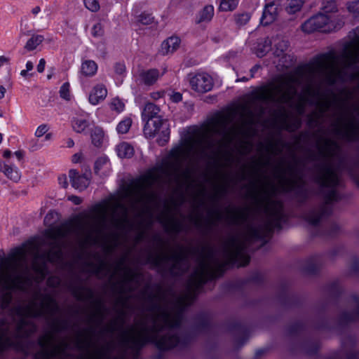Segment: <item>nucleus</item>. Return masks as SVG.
Wrapping results in <instances>:
<instances>
[{
  "mask_svg": "<svg viewBox=\"0 0 359 359\" xmlns=\"http://www.w3.org/2000/svg\"><path fill=\"white\" fill-rule=\"evenodd\" d=\"M70 86L68 82H66L62 85L60 89V97L66 100H70Z\"/></svg>",
  "mask_w": 359,
  "mask_h": 359,
  "instance_id": "obj_47",
  "label": "nucleus"
},
{
  "mask_svg": "<svg viewBox=\"0 0 359 359\" xmlns=\"http://www.w3.org/2000/svg\"><path fill=\"white\" fill-rule=\"evenodd\" d=\"M116 330V321L114 320V322L111 323L109 325H108L105 327L104 332L113 333Z\"/></svg>",
  "mask_w": 359,
  "mask_h": 359,
  "instance_id": "obj_60",
  "label": "nucleus"
},
{
  "mask_svg": "<svg viewBox=\"0 0 359 359\" xmlns=\"http://www.w3.org/2000/svg\"><path fill=\"white\" fill-rule=\"evenodd\" d=\"M71 125L73 130L77 133H86L90 130L93 123L90 121V115L84 111H78L72 118Z\"/></svg>",
  "mask_w": 359,
  "mask_h": 359,
  "instance_id": "obj_18",
  "label": "nucleus"
},
{
  "mask_svg": "<svg viewBox=\"0 0 359 359\" xmlns=\"http://www.w3.org/2000/svg\"><path fill=\"white\" fill-rule=\"evenodd\" d=\"M46 233L48 237L53 240L52 246L49 250L41 255L37 253L32 264L33 270L41 275L46 271L47 262L55 263L61 259L62 255L60 240L67 236L66 231L60 227L49 229Z\"/></svg>",
  "mask_w": 359,
  "mask_h": 359,
  "instance_id": "obj_9",
  "label": "nucleus"
},
{
  "mask_svg": "<svg viewBox=\"0 0 359 359\" xmlns=\"http://www.w3.org/2000/svg\"><path fill=\"white\" fill-rule=\"evenodd\" d=\"M180 39L177 36H171L164 41L161 44V52L163 55L172 53L180 46Z\"/></svg>",
  "mask_w": 359,
  "mask_h": 359,
  "instance_id": "obj_26",
  "label": "nucleus"
},
{
  "mask_svg": "<svg viewBox=\"0 0 359 359\" xmlns=\"http://www.w3.org/2000/svg\"><path fill=\"white\" fill-rule=\"evenodd\" d=\"M26 257L25 249L18 248L13 250L2 262L4 271L0 273V289H22L27 280L26 275L18 273V270L25 262Z\"/></svg>",
  "mask_w": 359,
  "mask_h": 359,
  "instance_id": "obj_6",
  "label": "nucleus"
},
{
  "mask_svg": "<svg viewBox=\"0 0 359 359\" xmlns=\"http://www.w3.org/2000/svg\"><path fill=\"white\" fill-rule=\"evenodd\" d=\"M163 96V92L156 91L150 93V97L153 100H158Z\"/></svg>",
  "mask_w": 359,
  "mask_h": 359,
  "instance_id": "obj_63",
  "label": "nucleus"
},
{
  "mask_svg": "<svg viewBox=\"0 0 359 359\" xmlns=\"http://www.w3.org/2000/svg\"><path fill=\"white\" fill-rule=\"evenodd\" d=\"M163 225L167 231L180 233L183 229L182 222L175 217H169L166 219Z\"/></svg>",
  "mask_w": 359,
  "mask_h": 359,
  "instance_id": "obj_31",
  "label": "nucleus"
},
{
  "mask_svg": "<svg viewBox=\"0 0 359 359\" xmlns=\"http://www.w3.org/2000/svg\"><path fill=\"white\" fill-rule=\"evenodd\" d=\"M250 18L251 16L248 13H242L234 15L236 24L238 26L246 25L249 22Z\"/></svg>",
  "mask_w": 359,
  "mask_h": 359,
  "instance_id": "obj_42",
  "label": "nucleus"
},
{
  "mask_svg": "<svg viewBox=\"0 0 359 359\" xmlns=\"http://www.w3.org/2000/svg\"><path fill=\"white\" fill-rule=\"evenodd\" d=\"M125 259H120L116 264V269L118 271L124 269V280L126 282L130 283L135 281L139 274L130 269L123 267Z\"/></svg>",
  "mask_w": 359,
  "mask_h": 359,
  "instance_id": "obj_33",
  "label": "nucleus"
},
{
  "mask_svg": "<svg viewBox=\"0 0 359 359\" xmlns=\"http://www.w3.org/2000/svg\"><path fill=\"white\" fill-rule=\"evenodd\" d=\"M276 147L277 143L270 141L266 147V150L269 152H273L275 149H276Z\"/></svg>",
  "mask_w": 359,
  "mask_h": 359,
  "instance_id": "obj_59",
  "label": "nucleus"
},
{
  "mask_svg": "<svg viewBox=\"0 0 359 359\" xmlns=\"http://www.w3.org/2000/svg\"><path fill=\"white\" fill-rule=\"evenodd\" d=\"M322 13L325 15H332L337 18L335 13L337 12V6L334 0L325 1L322 4Z\"/></svg>",
  "mask_w": 359,
  "mask_h": 359,
  "instance_id": "obj_38",
  "label": "nucleus"
},
{
  "mask_svg": "<svg viewBox=\"0 0 359 359\" xmlns=\"http://www.w3.org/2000/svg\"><path fill=\"white\" fill-rule=\"evenodd\" d=\"M273 43L274 46V55L276 57H280L282 59L287 57L286 53V51L289 47V43L287 41L276 37L273 39ZM288 57H290V55H288Z\"/></svg>",
  "mask_w": 359,
  "mask_h": 359,
  "instance_id": "obj_24",
  "label": "nucleus"
},
{
  "mask_svg": "<svg viewBox=\"0 0 359 359\" xmlns=\"http://www.w3.org/2000/svg\"><path fill=\"white\" fill-rule=\"evenodd\" d=\"M276 172L280 179V183L284 191L291 192L299 189L303 190L304 182L297 172V163L289 164L286 168L278 166Z\"/></svg>",
  "mask_w": 359,
  "mask_h": 359,
  "instance_id": "obj_11",
  "label": "nucleus"
},
{
  "mask_svg": "<svg viewBox=\"0 0 359 359\" xmlns=\"http://www.w3.org/2000/svg\"><path fill=\"white\" fill-rule=\"evenodd\" d=\"M86 336L84 338L81 337V335L77 338L76 339V346L78 348L83 350V349H88L91 346V340L89 337L90 334H92L93 332V330L90 327L85 330Z\"/></svg>",
  "mask_w": 359,
  "mask_h": 359,
  "instance_id": "obj_37",
  "label": "nucleus"
},
{
  "mask_svg": "<svg viewBox=\"0 0 359 359\" xmlns=\"http://www.w3.org/2000/svg\"><path fill=\"white\" fill-rule=\"evenodd\" d=\"M68 199L71 201L72 203H74L75 205H79L82 201L81 198L76 196H69Z\"/></svg>",
  "mask_w": 359,
  "mask_h": 359,
  "instance_id": "obj_64",
  "label": "nucleus"
},
{
  "mask_svg": "<svg viewBox=\"0 0 359 359\" xmlns=\"http://www.w3.org/2000/svg\"><path fill=\"white\" fill-rule=\"evenodd\" d=\"M95 306H96V308H97V313H94L93 315H92V316L90 318V321H93L95 318V317L96 316V315L97 314H100V309H101V306H102V302L100 300H96L95 301Z\"/></svg>",
  "mask_w": 359,
  "mask_h": 359,
  "instance_id": "obj_57",
  "label": "nucleus"
},
{
  "mask_svg": "<svg viewBox=\"0 0 359 359\" xmlns=\"http://www.w3.org/2000/svg\"><path fill=\"white\" fill-rule=\"evenodd\" d=\"M58 182L60 186L63 188H66L68 186L67 179L66 175H62L58 177Z\"/></svg>",
  "mask_w": 359,
  "mask_h": 359,
  "instance_id": "obj_58",
  "label": "nucleus"
},
{
  "mask_svg": "<svg viewBox=\"0 0 359 359\" xmlns=\"http://www.w3.org/2000/svg\"><path fill=\"white\" fill-rule=\"evenodd\" d=\"M226 188L225 186H222L220 187H219L216 191H215V194L213 196L214 199L217 198L219 197V196H221V195H223L224 194H226Z\"/></svg>",
  "mask_w": 359,
  "mask_h": 359,
  "instance_id": "obj_56",
  "label": "nucleus"
},
{
  "mask_svg": "<svg viewBox=\"0 0 359 359\" xmlns=\"http://www.w3.org/2000/svg\"><path fill=\"white\" fill-rule=\"evenodd\" d=\"M69 177L72 186L79 191L84 190L90 184V180L86 175H79L75 170H70Z\"/></svg>",
  "mask_w": 359,
  "mask_h": 359,
  "instance_id": "obj_22",
  "label": "nucleus"
},
{
  "mask_svg": "<svg viewBox=\"0 0 359 359\" xmlns=\"http://www.w3.org/2000/svg\"><path fill=\"white\" fill-rule=\"evenodd\" d=\"M160 76L157 69H142L138 72L136 80L146 86H152L157 81Z\"/></svg>",
  "mask_w": 359,
  "mask_h": 359,
  "instance_id": "obj_21",
  "label": "nucleus"
},
{
  "mask_svg": "<svg viewBox=\"0 0 359 359\" xmlns=\"http://www.w3.org/2000/svg\"><path fill=\"white\" fill-rule=\"evenodd\" d=\"M47 131H48L47 126L46 125H41L37 128V129L35 132V135L36 137H41L43 135H45Z\"/></svg>",
  "mask_w": 359,
  "mask_h": 359,
  "instance_id": "obj_53",
  "label": "nucleus"
},
{
  "mask_svg": "<svg viewBox=\"0 0 359 359\" xmlns=\"http://www.w3.org/2000/svg\"><path fill=\"white\" fill-rule=\"evenodd\" d=\"M57 309L55 301L49 295H45L41 302V308H37L35 302H32L24 308V314L27 317L37 318L43 316L44 310Z\"/></svg>",
  "mask_w": 359,
  "mask_h": 359,
  "instance_id": "obj_17",
  "label": "nucleus"
},
{
  "mask_svg": "<svg viewBox=\"0 0 359 359\" xmlns=\"http://www.w3.org/2000/svg\"><path fill=\"white\" fill-rule=\"evenodd\" d=\"M97 71V63L91 60H87L82 62L81 72L86 76H93Z\"/></svg>",
  "mask_w": 359,
  "mask_h": 359,
  "instance_id": "obj_32",
  "label": "nucleus"
},
{
  "mask_svg": "<svg viewBox=\"0 0 359 359\" xmlns=\"http://www.w3.org/2000/svg\"><path fill=\"white\" fill-rule=\"evenodd\" d=\"M2 172L8 179H10L11 180H12L15 182H18L21 177V175H20V172L19 169L16 166H14V165H9L6 164V165Z\"/></svg>",
  "mask_w": 359,
  "mask_h": 359,
  "instance_id": "obj_35",
  "label": "nucleus"
},
{
  "mask_svg": "<svg viewBox=\"0 0 359 359\" xmlns=\"http://www.w3.org/2000/svg\"><path fill=\"white\" fill-rule=\"evenodd\" d=\"M240 0H220L219 10L223 12L233 11L236 9Z\"/></svg>",
  "mask_w": 359,
  "mask_h": 359,
  "instance_id": "obj_39",
  "label": "nucleus"
},
{
  "mask_svg": "<svg viewBox=\"0 0 359 359\" xmlns=\"http://www.w3.org/2000/svg\"><path fill=\"white\" fill-rule=\"evenodd\" d=\"M110 170V163L107 156H101L95 163V172L100 175H106Z\"/></svg>",
  "mask_w": 359,
  "mask_h": 359,
  "instance_id": "obj_28",
  "label": "nucleus"
},
{
  "mask_svg": "<svg viewBox=\"0 0 359 359\" xmlns=\"http://www.w3.org/2000/svg\"><path fill=\"white\" fill-rule=\"evenodd\" d=\"M44 36L40 34H32L26 42L24 49L28 52L33 51L43 41Z\"/></svg>",
  "mask_w": 359,
  "mask_h": 359,
  "instance_id": "obj_34",
  "label": "nucleus"
},
{
  "mask_svg": "<svg viewBox=\"0 0 359 359\" xmlns=\"http://www.w3.org/2000/svg\"><path fill=\"white\" fill-rule=\"evenodd\" d=\"M92 144L96 147H101L104 140V133L102 128L93 125L90 130Z\"/></svg>",
  "mask_w": 359,
  "mask_h": 359,
  "instance_id": "obj_27",
  "label": "nucleus"
},
{
  "mask_svg": "<svg viewBox=\"0 0 359 359\" xmlns=\"http://www.w3.org/2000/svg\"><path fill=\"white\" fill-rule=\"evenodd\" d=\"M318 149L321 156L325 158H332L339 150L337 142L330 138H320L317 143Z\"/></svg>",
  "mask_w": 359,
  "mask_h": 359,
  "instance_id": "obj_19",
  "label": "nucleus"
},
{
  "mask_svg": "<svg viewBox=\"0 0 359 359\" xmlns=\"http://www.w3.org/2000/svg\"><path fill=\"white\" fill-rule=\"evenodd\" d=\"M73 294L78 300H87L90 299L93 297V293L91 290L84 287H79L73 290Z\"/></svg>",
  "mask_w": 359,
  "mask_h": 359,
  "instance_id": "obj_36",
  "label": "nucleus"
},
{
  "mask_svg": "<svg viewBox=\"0 0 359 359\" xmlns=\"http://www.w3.org/2000/svg\"><path fill=\"white\" fill-rule=\"evenodd\" d=\"M342 117L338 118L334 132L342 139L348 142H355L359 140V123L353 118L349 119L346 123L341 124Z\"/></svg>",
  "mask_w": 359,
  "mask_h": 359,
  "instance_id": "obj_15",
  "label": "nucleus"
},
{
  "mask_svg": "<svg viewBox=\"0 0 359 359\" xmlns=\"http://www.w3.org/2000/svg\"><path fill=\"white\" fill-rule=\"evenodd\" d=\"M182 95L180 93L175 92L170 95V100L173 102H175V103L179 102L182 100Z\"/></svg>",
  "mask_w": 359,
  "mask_h": 359,
  "instance_id": "obj_54",
  "label": "nucleus"
},
{
  "mask_svg": "<svg viewBox=\"0 0 359 359\" xmlns=\"http://www.w3.org/2000/svg\"><path fill=\"white\" fill-rule=\"evenodd\" d=\"M302 74L297 76L289 74L280 79L279 83L271 84L263 88L257 94L256 98L264 102H271L276 104H292L297 95L295 84L300 83Z\"/></svg>",
  "mask_w": 359,
  "mask_h": 359,
  "instance_id": "obj_5",
  "label": "nucleus"
},
{
  "mask_svg": "<svg viewBox=\"0 0 359 359\" xmlns=\"http://www.w3.org/2000/svg\"><path fill=\"white\" fill-rule=\"evenodd\" d=\"M104 34L103 25L100 22L95 24L91 29V34L95 38H100Z\"/></svg>",
  "mask_w": 359,
  "mask_h": 359,
  "instance_id": "obj_46",
  "label": "nucleus"
},
{
  "mask_svg": "<svg viewBox=\"0 0 359 359\" xmlns=\"http://www.w3.org/2000/svg\"><path fill=\"white\" fill-rule=\"evenodd\" d=\"M85 6L92 12H96L100 9V4L97 0H83Z\"/></svg>",
  "mask_w": 359,
  "mask_h": 359,
  "instance_id": "obj_48",
  "label": "nucleus"
},
{
  "mask_svg": "<svg viewBox=\"0 0 359 359\" xmlns=\"http://www.w3.org/2000/svg\"><path fill=\"white\" fill-rule=\"evenodd\" d=\"M53 334L47 333L41 336L38 339V344L42 348V351L36 354L37 359H50L60 357L65 353L68 344L66 341L54 345L52 348H49L53 340Z\"/></svg>",
  "mask_w": 359,
  "mask_h": 359,
  "instance_id": "obj_13",
  "label": "nucleus"
},
{
  "mask_svg": "<svg viewBox=\"0 0 359 359\" xmlns=\"http://www.w3.org/2000/svg\"><path fill=\"white\" fill-rule=\"evenodd\" d=\"M276 193L274 185L252 192V197L264 208L266 215V220L260 225L255 226L249 222L248 208L229 211L228 222L244 229L243 238L231 235L222 242V260L217 257L213 249L203 248L185 292L180 295L172 294L169 299L166 293L151 295V325L149 326L145 320H140L132 325V332H179L186 307L192 304L203 285L208 280L221 276L230 265L244 266L248 264L250 258L246 251L248 244L255 241H261L264 244L275 229H281L285 216L283 205L280 201L272 198Z\"/></svg>",
  "mask_w": 359,
  "mask_h": 359,
  "instance_id": "obj_1",
  "label": "nucleus"
},
{
  "mask_svg": "<svg viewBox=\"0 0 359 359\" xmlns=\"http://www.w3.org/2000/svg\"><path fill=\"white\" fill-rule=\"evenodd\" d=\"M153 20L154 18L151 14L144 13L139 16V21L143 25H150Z\"/></svg>",
  "mask_w": 359,
  "mask_h": 359,
  "instance_id": "obj_49",
  "label": "nucleus"
},
{
  "mask_svg": "<svg viewBox=\"0 0 359 359\" xmlns=\"http://www.w3.org/2000/svg\"><path fill=\"white\" fill-rule=\"evenodd\" d=\"M110 109L115 111L116 113H121L124 110L125 104L119 98H114L111 100L110 104Z\"/></svg>",
  "mask_w": 359,
  "mask_h": 359,
  "instance_id": "obj_43",
  "label": "nucleus"
},
{
  "mask_svg": "<svg viewBox=\"0 0 359 359\" xmlns=\"http://www.w3.org/2000/svg\"><path fill=\"white\" fill-rule=\"evenodd\" d=\"M304 4V0H287L286 11L289 13H295L299 11Z\"/></svg>",
  "mask_w": 359,
  "mask_h": 359,
  "instance_id": "obj_41",
  "label": "nucleus"
},
{
  "mask_svg": "<svg viewBox=\"0 0 359 359\" xmlns=\"http://www.w3.org/2000/svg\"><path fill=\"white\" fill-rule=\"evenodd\" d=\"M358 35L355 40L347 44L339 55L326 53L317 57L308 67L311 75L320 74L325 78V82L333 85L337 81L353 80L355 72H348L356 62H359V27Z\"/></svg>",
  "mask_w": 359,
  "mask_h": 359,
  "instance_id": "obj_3",
  "label": "nucleus"
},
{
  "mask_svg": "<svg viewBox=\"0 0 359 359\" xmlns=\"http://www.w3.org/2000/svg\"><path fill=\"white\" fill-rule=\"evenodd\" d=\"M117 155L121 158H131L134 154V149L128 142H121L116 147Z\"/></svg>",
  "mask_w": 359,
  "mask_h": 359,
  "instance_id": "obj_30",
  "label": "nucleus"
},
{
  "mask_svg": "<svg viewBox=\"0 0 359 359\" xmlns=\"http://www.w3.org/2000/svg\"><path fill=\"white\" fill-rule=\"evenodd\" d=\"M188 79L191 89L197 93H205L213 88V79L208 73H191L188 75Z\"/></svg>",
  "mask_w": 359,
  "mask_h": 359,
  "instance_id": "obj_16",
  "label": "nucleus"
},
{
  "mask_svg": "<svg viewBox=\"0 0 359 359\" xmlns=\"http://www.w3.org/2000/svg\"><path fill=\"white\" fill-rule=\"evenodd\" d=\"M333 102L329 99H325L323 100H318L316 102V106L318 107L320 111L323 114L327 111L332 107Z\"/></svg>",
  "mask_w": 359,
  "mask_h": 359,
  "instance_id": "obj_45",
  "label": "nucleus"
},
{
  "mask_svg": "<svg viewBox=\"0 0 359 359\" xmlns=\"http://www.w3.org/2000/svg\"><path fill=\"white\" fill-rule=\"evenodd\" d=\"M304 97L301 96L299 101L297 104H294V102L292 101V104H287L291 107H294L299 114H302L304 111ZM277 104L278 105V107L276 110L274 111L273 115L276 118L279 119L282 122L284 128L288 131H294L297 129L300 126L299 121H297L294 123H290L288 122V115L284 107L285 104Z\"/></svg>",
  "mask_w": 359,
  "mask_h": 359,
  "instance_id": "obj_14",
  "label": "nucleus"
},
{
  "mask_svg": "<svg viewBox=\"0 0 359 359\" xmlns=\"http://www.w3.org/2000/svg\"><path fill=\"white\" fill-rule=\"evenodd\" d=\"M20 346L18 339L11 337H4L0 334V353L4 351L8 348L18 349Z\"/></svg>",
  "mask_w": 359,
  "mask_h": 359,
  "instance_id": "obj_29",
  "label": "nucleus"
},
{
  "mask_svg": "<svg viewBox=\"0 0 359 359\" xmlns=\"http://www.w3.org/2000/svg\"><path fill=\"white\" fill-rule=\"evenodd\" d=\"M109 210L111 211V223L115 228L123 229L128 224L129 211L124 204L119 201H116L111 205L98 204L93 208L95 213V218L97 222V226L95 229L96 232L100 233L101 229L105 226Z\"/></svg>",
  "mask_w": 359,
  "mask_h": 359,
  "instance_id": "obj_8",
  "label": "nucleus"
},
{
  "mask_svg": "<svg viewBox=\"0 0 359 359\" xmlns=\"http://www.w3.org/2000/svg\"><path fill=\"white\" fill-rule=\"evenodd\" d=\"M304 92L309 96H316L318 95V90H314L311 83L307 84L304 88Z\"/></svg>",
  "mask_w": 359,
  "mask_h": 359,
  "instance_id": "obj_50",
  "label": "nucleus"
},
{
  "mask_svg": "<svg viewBox=\"0 0 359 359\" xmlns=\"http://www.w3.org/2000/svg\"><path fill=\"white\" fill-rule=\"evenodd\" d=\"M149 261L155 266H160L163 263L172 261L170 271L172 275L184 273L189 268L188 253L185 248L180 246L179 250L171 255L164 252L150 254Z\"/></svg>",
  "mask_w": 359,
  "mask_h": 359,
  "instance_id": "obj_10",
  "label": "nucleus"
},
{
  "mask_svg": "<svg viewBox=\"0 0 359 359\" xmlns=\"http://www.w3.org/2000/svg\"><path fill=\"white\" fill-rule=\"evenodd\" d=\"M64 329H65V326L62 325V323H60V322H55L53 325V330L55 332H59V331H60L62 330H64Z\"/></svg>",
  "mask_w": 359,
  "mask_h": 359,
  "instance_id": "obj_62",
  "label": "nucleus"
},
{
  "mask_svg": "<svg viewBox=\"0 0 359 359\" xmlns=\"http://www.w3.org/2000/svg\"><path fill=\"white\" fill-rule=\"evenodd\" d=\"M340 24L338 18L332 15H325L322 13L307 20L302 25L304 32L311 33L316 31L330 32L337 29Z\"/></svg>",
  "mask_w": 359,
  "mask_h": 359,
  "instance_id": "obj_12",
  "label": "nucleus"
},
{
  "mask_svg": "<svg viewBox=\"0 0 359 359\" xmlns=\"http://www.w3.org/2000/svg\"><path fill=\"white\" fill-rule=\"evenodd\" d=\"M107 95V90L102 84L96 85L92 90L89 95V102L93 105L97 104L100 102L104 100Z\"/></svg>",
  "mask_w": 359,
  "mask_h": 359,
  "instance_id": "obj_23",
  "label": "nucleus"
},
{
  "mask_svg": "<svg viewBox=\"0 0 359 359\" xmlns=\"http://www.w3.org/2000/svg\"><path fill=\"white\" fill-rule=\"evenodd\" d=\"M355 303V310L352 314H347L345 313L344 315V320L345 321H351L356 320L357 318H359V298L355 297L354 298Z\"/></svg>",
  "mask_w": 359,
  "mask_h": 359,
  "instance_id": "obj_44",
  "label": "nucleus"
},
{
  "mask_svg": "<svg viewBox=\"0 0 359 359\" xmlns=\"http://www.w3.org/2000/svg\"><path fill=\"white\" fill-rule=\"evenodd\" d=\"M230 115H219L211 122L210 130L221 137L218 141L205 135L198 138H187L180 146L171 149L168 158L161 165L150 169L137 186L138 202L149 203L155 197L153 187L162 181L163 175L178 177L183 163L195 150L196 144L202 145L204 150L214 154L220 152L222 147L231 144L239 136L245 135L244 123H233Z\"/></svg>",
  "mask_w": 359,
  "mask_h": 359,
  "instance_id": "obj_2",
  "label": "nucleus"
},
{
  "mask_svg": "<svg viewBox=\"0 0 359 359\" xmlns=\"http://www.w3.org/2000/svg\"><path fill=\"white\" fill-rule=\"evenodd\" d=\"M271 43H272V42H271V40H269V39H266V40L264 41V43H265V45H264V49L263 50H262L260 53H258V54H257V55H258V56H259V57L263 56V55H264V53H265L266 52H267V51L269 50V48H270V46H271Z\"/></svg>",
  "mask_w": 359,
  "mask_h": 359,
  "instance_id": "obj_55",
  "label": "nucleus"
},
{
  "mask_svg": "<svg viewBox=\"0 0 359 359\" xmlns=\"http://www.w3.org/2000/svg\"><path fill=\"white\" fill-rule=\"evenodd\" d=\"M161 109L156 104L148 102L142 108L141 116L145 124L144 126V134L147 138L154 137L161 130L162 137L158 140L160 145H164L168 142L170 137V129L166 121L160 114Z\"/></svg>",
  "mask_w": 359,
  "mask_h": 359,
  "instance_id": "obj_7",
  "label": "nucleus"
},
{
  "mask_svg": "<svg viewBox=\"0 0 359 359\" xmlns=\"http://www.w3.org/2000/svg\"><path fill=\"white\" fill-rule=\"evenodd\" d=\"M348 8L349 11L355 14H359V0L349 4Z\"/></svg>",
  "mask_w": 359,
  "mask_h": 359,
  "instance_id": "obj_52",
  "label": "nucleus"
},
{
  "mask_svg": "<svg viewBox=\"0 0 359 359\" xmlns=\"http://www.w3.org/2000/svg\"><path fill=\"white\" fill-rule=\"evenodd\" d=\"M215 13L214 6L212 5L205 6L197 14L196 23L201 24L209 22L212 20Z\"/></svg>",
  "mask_w": 359,
  "mask_h": 359,
  "instance_id": "obj_25",
  "label": "nucleus"
},
{
  "mask_svg": "<svg viewBox=\"0 0 359 359\" xmlns=\"http://www.w3.org/2000/svg\"><path fill=\"white\" fill-rule=\"evenodd\" d=\"M316 173L314 180L322 188H330V190L324 194L325 203L320 206L308 212L306 220L312 225H317L324 217L332 212V203L339 200V196L335 188L339 184V177L337 172L327 162H322L315 165Z\"/></svg>",
  "mask_w": 359,
  "mask_h": 359,
  "instance_id": "obj_4",
  "label": "nucleus"
},
{
  "mask_svg": "<svg viewBox=\"0 0 359 359\" xmlns=\"http://www.w3.org/2000/svg\"><path fill=\"white\" fill-rule=\"evenodd\" d=\"M114 71L118 75H123L126 72V66L124 63L118 62L114 65Z\"/></svg>",
  "mask_w": 359,
  "mask_h": 359,
  "instance_id": "obj_51",
  "label": "nucleus"
},
{
  "mask_svg": "<svg viewBox=\"0 0 359 359\" xmlns=\"http://www.w3.org/2000/svg\"><path fill=\"white\" fill-rule=\"evenodd\" d=\"M45 65H46V60L43 58H41L39 60V62L37 65V71L39 73H42L45 69Z\"/></svg>",
  "mask_w": 359,
  "mask_h": 359,
  "instance_id": "obj_61",
  "label": "nucleus"
},
{
  "mask_svg": "<svg viewBox=\"0 0 359 359\" xmlns=\"http://www.w3.org/2000/svg\"><path fill=\"white\" fill-rule=\"evenodd\" d=\"M278 6L279 4L276 1H271L264 6L260 19L263 25H269L276 20L278 14Z\"/></svg>",
  "mask_w": 359,
  "mask_h": 359,
  "instance_id": "obj_20",
  "label": "nucleus"
},
{
  "mask_svg": "<svg viewBox=\"0 0 359 359\" xmlns=\"http://www.w3.org/2000/svg\"><path fill=\"white\" fill-rule=\"evenodd\" d=\"M132 125V119L130 118H124L121 121L118 123L116 126V130L119 134L127 133Z\"/></svg>",
  "mask_w": 359,
  "mask_h": 359,
  "instance_id": "obj_40",
  "label": "nucleus"
}]
</instances>
